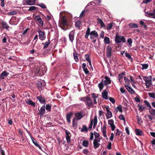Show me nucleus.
<instances>
[{"label":"nucleus","instance_id":"nucleus-15","mask_svg":"<svg viewBox=\"0 0 155 155\" xmlns=\"http://www.w3.org/2000/svg\"><path fill=\"white\" fill-rule=\"evenodd\" d=\"M73 115V113L72 112L68 113L66 114V119L68 123H70L71 122V116H72Z\"/></svg>","mask_w":155,"mask_h":155},{"label":"nucleus","instance_id":"nucleus-30","mask_svg":"<svg viewBox=\"0 0 155 155\" xmlns=\"http://www.w3.org/2000/svg\"><path fill=\"white\" fill-rule=\"evenodd\" d=\"M103 80L102 79L101 82L98 84V87L100 90L101 91L103 88L104 84H103Z\"/></svg>","mask_w":155,"mask_h":155},{"label":"nucleus","instance_id":"nucleus-43","mask_svg":"<svg viewBox=\"0 0 155 155\" xmlns=\"http://www.w3.org/2000/svg\"><path fill=\"white\" fill-rule=\"evenodd\" d=\"M71 135L70 134V135H68L67 136H66V138L67 140V142L68 143H70L71 140Z\"/></svg>","mask_w":155,"mask_h":155},{"label":"nucleus","instance_id":"nucleus-14","mask_svg":"<svg viewBox=\"0 0 155 155\" xmlns=\"http://www.w3.org/2000/svg\"><path fill=\"white\" fill-rule=\"evenodd\" d=\"M144 80L145 82V85L147 88H149L150 87L152 84L151 80H148L147 79H144Z\"/></svg>","mask_w":155,"mask_h":155},{"label":"nucleus","instance_id":"nucleus-18","mask_svg":"<svg viewBox=\"0 0 155 155\" xmlns=\"http://www.w3.org/2000/svg\"><path fill=\"white\" fill-rule=\"evenodd\" d=\"M32 142L34 144L36 147H38L40 150H42L41 147L38 144V141L35 140L34 138H33V139H32Z\"/></svg>","mask_w":155,"mask_h":155},{"label":"nucleus","instance_id":"nucleus-2","mask_svg":"<svg viewBox=\"0 0 155 155\" xmlns=\"http://www.w3.org/2000/svg\"><path fill=\"white\" fill-rule=\"evenodd\" d=\"M80 101L84 102L88 109L93 105L92 101L91 98L89 97H81L80 98Z\"/></svg>","mask_w":155,"mask_h":155},{"label":"nucleus","instance_id":"nucleus-31","mask_svg":"<svg viewBox=\"0 0 155 155\" xmlns=\"http://www.w3.org/2000/svg\"><path fill=\"white\" fill-rule=\"evenodd\" d=\"M78 54L75 51H74V52L73 53L74 58L76 62H78Z\"/></svg>","mask_w":155,"mask_h":155},{"label":"nucleus","instance_id":"nucleus-12","mask_svg":"<svg viewBox=\"0 0 155 155\" xmlns=\"http://www.w3.org/2000/svg\"><path fill=\"white\" fill-rule=\"evenodd\" d=\"M94 147L95 149L97 148L100 145V143H98V139H95L94 140L93 142Z\"/></svg>","mask_w":155,"mask_h":155},{"label":"nucleus","instance_id":"nucleus-62","mask_svg":"<svg viewBox=\"0 0 155 155\" xmlns=\"http://www.w3.org/2000/svg\"><path fill=\"white\" fill-rule=\"evenodd\" d=\"M119 119L120 120H123L124 121H125V118L124 117L123 115H120L119 116Z\"/></svg>","mask_w":155,"mask_h":155},{"label":"nucleus","instance_id":"nucleus-11","mask_svg":"<svg viewBox=\"0 0 155 155\" xmlns=\"http://www.w3.org/2000/svg\"><path fill=\"white\" fill-rule=\"evenodd\" d=\"M108 92L107 90H104L102 93V97L106 100L108 99Z\"/></svg>","mask_w":155,"mask_h":155},{"label":"nucleus","instance_id":"nucleus-8","mask_svg":"<svg viewBox=\"0 0 155 155\" xmlns=\"http://www.w3.org/2000/svg\"><path fill=\"white\" fill-rule=\"evenodd\" d=\"M45 84L44 82H42L41 81H38L36 83L37 87L38 88H41V89H43L45 86Z\"/></svg>","mask_w":155,"mask_h":155},{"label":"nucleus","instance_id":"nucleus-25","mask_svg":"<svg viewBox=\"0 0 155 155\" xmlns=\"http://www.w3.org/2000/svg\"><path fill=\"white\" fill-rule=\"evenodd\" d=\"M90 55L88 54H86L85 55V58L86 60L89 62L90 65L91 66V61L89 58Z\"/></svg>","mask_w":155,"mask_h":155},{"label":"nucleus","instance_id":"nucleus-16","mask_svg":"<svg viewBox=\"0 0 155 155\" xmlns=\"http://www.w3.org/2000/svg\"><path fill=\"white\" fill-rule=\"evenodd\" d=\"M9 74V73L6 71H4L2 72L0 75V78L3 79L4 78V77H7Z\"/></svg>","mask_w":155,"mask_h":155},{"label":"nucleus","instance_id":"nucleus-19","mask_svg":"<svg viewBox=\"0 0 155 155\" xmlns=\"http://www.w3.org/2000/svg\"><path fill=\"white\" fill-rule=\"evenodd\" d=\"M39 114L40 116H42L45 113V105H43L41 108L39 110Z\"/></svg>","mask_w":155,"mask_h":155},{"label":"nucleus","instance_id":"nucleus-4","mask_svg":"<svg viewBox=\"0 0 155 155\" xmlns=\"http://www.w3.org/2000/svg\"><path fill=\"white\" fill-rule=\"evenodd\" d=\"M115 41L117 43H120L121 42L124 43L126 42V40L124 36L117 34L115 36Z\"/></svg>","mask_w":155,"mask_h":155},{"label":"nucleus","instance_id":"nucleus-22","mask_svg":"<svg viewBox=\"0 0 155 155\" xmlns=\"http://www.w3.org/2000/svg\"><path fill=\"white\" fill-rule=\"evenodd\" d=\"M75 115L77 119L78 120L81 119L83 117V116L82 115L81 113L80 112L76 113L75 114Z\"/></svg>","mask_w":155,"mask_h":155},{"label":"nucleus","instance_id":"nucleus-3","mask_svg":"<svg viewBox=\"0 0 155 155\" xmlns=\"http://www.w3.org/2000/svg\"><path fill=\"white\" fill-rule=\"evenodd\" d=\"M90 28L89 27H88L87 30L85 35L84 37L86 38H87L89 35H90V37H91V35H93L96 38L98 37V35L97 32L95 30H94L90 32Z\"/></svg>","mask_w":155,"mask_h":155},{"label":"nucleus","instance_id":"nucleus-60","mask_svg":"<svg viewBox=\"0 0 155 155\" xmlns=\"http://www.w3.org/2000/svg\"><path fill=\"white\" fill-rule=\"evenodd\" d=\"M111 142H109L108 143V145L107 147V148L108 149L110 150L111 149Z\"/></svg>","mask_w":155,"mask_h":155},{"label":"nucleus","instance_id":"nucleus-51","mask_svg":"<svg viewBox=\"0 0 155 155\" xmlns=\"http://www.w3.org/2000/svg\"><path fill=\"white\" fill-rule=\"evenodd\" d=\"M102 133L103 134V136L104 137H107V136L106 134V130H101Z\"/></svg>","mask_w":155,"mask_h":155},{"label":"nucleus","instance_id":"nucleus-27","mask_svg":"<svg viewBox=\"0 0 155 155\" xmlns=\"http://www.w3.org/2000/svg\"><path fill=\"white\" fill-rule=\"evenodd\" d=\"M107 113L106 114V116L107 119L110 118L112 117V113L111 111L109 110H107Z\"/></svg>","mask_w":155,"mask_h":155},{"label":"nucleus","instance_id":"nucleus-6","mask_svg":"<svg viewBox=\"0 0 155 155\" xmlns=\"http://www.w3.org/2000/svg\"><path fill=\"white\" fill-rule=\"evenodd\" d=\"M45 72V69L43 70V69H41L40 67H38L37 68L36 70V73L37 74L42 76L44 74Z\"/></svg>","mask_w":155,"mask_h":155},{"label":"nucleus","instance_id":"nucleus-24","mask_svg":"<svg viewBox=\"0 0 155 155\" xmlns=\"http://www.w3.org/2000/svg\"><path fill=\"white\" fill-rule=\"evenodd\" d=\"M135 133L137 135L141 136L143 134V132L139 129H136L135 130Z\"/></svg>","mask_w":155,"mask_h":155},{"label":"nucleus","instance_id":"nucleus-59","mask_svg":"<svg viewBox=\"0 0 155 155\" xmlns=\"http://www.w3.org/2000/svg\"><path fill=\"white\" fill-rule=\"evenodd\" d=\"M116 136L118 135V136H119L120 133L121 132V131H120L118 129H117L116 130Z\"/></svg>","mask_w":155,"mask_h":155},{"label":"nucleus","instance_id":"nucleus-63","mask_svg":"<svg viewBox=\"0 0 155 155\" xmlns=\"http://www.w3.org/2000/svg\"><path fill=\"white\" fill-rule=\"evenodd\" d=\"M83 69L86 74H88L89 73V72L87 68Z\"/></svg>","mask_w":155,"mask_h":155},{"label":"nucleus","instance_id":"nucleus-56","mask_svg":"<svg viewBox=\"0 0 155 155\" xmlns=\"http://www.w3.org/2000/svg\"><path fill=\"white\" fill-rule=\"evenodd\" d=\"M93 120H91V121L90 124L88 127V129L89 130H91L92 129V127L93 126Z\"/></svg>","mask_w":155,"mask_h":155},{"label":"nucleus","instance_id":"nucleus-57","mask_svg":"<svg viewBox=\"0 0 155 155\" xmlns=\"http://www.w3.org/2000/svg\"><path fill=\"white\" fill-rule=\"evenodd\" d=\"M89 153V151L87 149H84L83 151V153L86 155H87Z\"/></svg>","mask_w":155,"mask_h":155},{"label":"nucleus","instance_id":"nucleus-35","mask_svg":"<svg viewBox=\"0 0 155 155\" xmlns=\"http://www.w3.org/2000/svg\"><path fill=\"white\" fill-rule=\"evenodd\" d=\"M81 24V22L80 21H77L75 23V26L76 28H78V29H80V25Z\"/></svg>","mask_w":155,"mask_h":155},{"label":"nucleus","instance_id":"nucleus-13","mask_svg":"<svg viewBox=\"0 0 155 155\" xmlns=\"http://www.w3.org/2000/svg\"><path fill=\"white\" fill-rule=\"evenodd\" d=\"M36 99L39 101L41 103L45 104L46 103V101L45 99L41 96L37 97Z\"/></svg>","mask_w":155,"mask_h":155},{"label":"nucleus","instance_id":"nucleus-48","mask_svg":"<svg viewBox=\"0 0 155 155\" xmlns=\"http://www.w3.org/2000/svg\"><path fill=\"white\" fill-rule=\"evenodd\" d=\"M138 106L139 107V110L140 112H142L145 109V107H143L142 105H140L139 104H138Z\"/></svg>","mask_w":155,"mask_h":155},{"label":"nucleus","instance_id":"nucleus-28","mask_svg":"<svg viewBox=\"0 0 155 155\" xmlns=\"http://www.w3.org/2000/svg\"><path fill=\"white\" fill-rule=\"evenodd\" d=\"M144 102L147 107V108H146L147 110H150L152 108L150 103L147 101H144Z\"/></svg>","mask_w":155,"mask_h":155},{"label":"nucleus","instance_id":"nucleus-20","mask_svg":"<svg viewBox=\"0 0 155 155\" xmlns=\"http://www.w3.org/2000/svg\"><path fill=\"white\" fill-rule=\"evenodd\" d=\"M36 0H26L25 3L26 5H34Z\"/></svg>","mask_w":155,"mask_h":155},{"label":"nucleus","instance_id":"nucleus-23","mask_svg":"<svg viewBox=\"0 0 155 155\" xmlns=\"http://www.w3.org/2000/svg\"><path fill=\"white\" fill-rule=\"evenodd\" d=\"M125 87L127 90L131 94H134L135 93V91L130 87L128 86L125 85Z\"/></svg>","mask_w":155,"mask_h":155},{"label":"nucleus","instance_id":"nucleus-42","mask_svg":"<svg viewBox=\"0 0 155 155\" xmlns=\"http://www.w3.org/2000/svg\"><path fill=\"white\" fill-rule=\"evenodd\" d=\"M51 106L49 104L46 105L45 108L47 110L50 111L51 110Z\"/></svg>","mask_w":155,"mask_h":155},{"label":"nucleus","instance_id":"nucleus-49","mask_svg":"<svg viewBox=\"0 0 155 155\" xmlns=\"http://www.w3.org/2000/svg\"><path fill=\"white\" fill-rule=\"evenodd\" d=\"M38 5L40 6L43 8H46V5H45L43 3H41L40 4H39Z\"/></svg>","mask_w":155,"mask_h":155},{"label":"nucleus","instance_id":"nucleus-61","mask_svg":"<svg viewBox=\"0 0 155 155\" xmlns=\"http://www.w3.org/2000/svg\"><path fill=\"white\" fill-rule=\"evenodd\" d=\"M135 100L136 101V102H140V99L139 98V97H136L135 98Z\"/></svg>","mask_w":155,"mask_h":155},{"label":"nucleus","instance_id":"nucleus-21","mask_svg":"<svg viewBox=\"0 0 155 155\" xmlns=\"http://www.w3.org/2000/svg\"><path fill=\"white\" fill-rule=\"evenodd\" d=\"M26 103L29 105H31L34 107H35V103L33 102V101L31 99H29L26 101Z\"/></svg>","mask_w":155,"mask_h":155},{"label":"nucleus","instance_id":"nucleus-64","mask_svg":"<svg viewBox=\"0 0 155 155\" xmlns=\"http://www.w3.org/2000/svg\"><path fill=\"white\" fill-rule=\"evenodd\" d=\"M0 152L2 155H5L4 151L2 149V147H0Z\"/></svg>","mask_w":155,"mask_h":155},{"label":"nucleus","instance_id":"nucleus-29","mask_svg":"<svg viewBox=\"0 0 155 155\" xmlns=\"http://www.w3.org/2000/svg\"><path fill=\"white\" fill-rule=\"evenodd\" d=\"M97 21L98 23L100 24L102 27H105V25L103 21L100 18L97 19Z\"/></svg>","mask_w":155,"mask_h":155},{"label":"nucleus","instance_id":"nucleus-47","mask_svg":"<svg viewBox=\"0 0 155 155\" xmlns=\"http://www.w3.org/2000/svg\"><path fill=\"white\" fill-rule=\"evenodd\" d=\"M148 94L150 97L155 99V94L154 93H149Z\"/></svg>","mask_w":155,"mask_h":155},{"label":"nucleus","instance_id":"nucleus-39","mask_svg":"<svg viewBox=\"0 0 155 155\" xmlns=\"http://www.w3.org/2000/svg\"><path fill=\"white\" fill-rule=\"evenodd\" d=\"M38 8L34 6H32L29 7V9L28 10V11H32L34 10H37Z\"/></svg>","mask_w":155,"mask_h":155},{"label":"nucleus","instance_id":"nucleus-41","mask_svg":"<svg viewBox=\"0 0 155 155\" xmlns=\"http://www.w3.org/2000/svg\"><path fill=\"white\" fill-rule=\"evenodd\" d=\"M38 26H43V22L41 19L40 20V21H37Z\"/></svg>","mask_w":155,"mask_h":155},{"label":"nucleus","instance_id":"nucleus-32","mask_svg":"<svg viewBox=\"0 0 155 155\" xmlns=\"http://www.w3.org/2000/svg\"><path fill=\"white\" fill-rule=\"evenodd\" d=\"M128 25L130 26V28H136L138 27V25L136 24L130 23Z\"/></svg>","mask_w":155,"mask_h":155},{"label":"nucleus","instance_id":"nucleus-34","mask_svg":"<svg viewBox=\"0 0 155 155\" xmlns=\"http://www.w3.org/2000/svg\"><path fill=\"white\" fill-rule=\"evenodd\" d=\"M82 144L84 147H87L89 145L88 141L86 140H84L83 141Z\"/></svg>","mask_w":155,"mask_h":155},{"label":"nucleus","instance_id":"nucleus-40","mask_svg":"<svg viewBox=\"0 0 155 155\" xmlns=\"http://www.w3.org/2000/svg\"><path fill=\"white\" fill-rule=\"evenodd\" d=\"M104 41L105 44H109L110 43V39L108 37H105L104 38Z\"/></svg>","mask_w":155,"mask_h":155},{"label":"nucleus","instance_id":"nucleus-37","mask_svg":"<svg viewBox=\"0 0 155 155\" xmlns=\"http://www.w3.org/2000/svg\"><path fill=\"white\" fill-rule=\"evenodd\" d=\"M141 65L142 67V69L143 70L147 69L149 66V65L147 64H141Z\"/></svg>","mask_w":155,"mask_h":155},{"label":"nucleus","instance_id":"nucleus-17","mask_svg":"<svg viewBox=\"0 0 155 155\" xmlns=\"http://www.w3.org/2000/svg\"><path fill=\"white\" fill-rule=\"evenodd\" d=\"M1 24L2 28L4 29H7L9 28L7 23L5 22L2 21L1 23Z\"/></svg>","mask_w":155,"mask_h":155},{"label":"nucleus","instance_id":"nucleus-9","mask_svg":"<svg viewBox=\"0 0 155 155\" xmlns=\"http://www.w3.org/2000/svg\"><path fill=\"white\" fill-rule=\"evenodd\" d=\"M75 34V31L73 30L71 31L69 35V37L70 41L72 42L74 39V35Z\"/></svg>","mask_w":155,"mask_h":155},{"label":"nucleus","instance_id":"nucleus-38","mask_svg":"<svg viewBox=\"0 0 155 155\" xmlns=\"http://www.w3.org/2000/svg\"><path fill=\"white\" fill-rule=\"evenodd\" d=\"M113 22L108 24L107 25V29L108 30L111 29L113 27Z\"/></svg>","mask_w":155,"mask_h":155},{"label":"nucleus","instance_id":"nucleus-54","mask_svg":"<svg viewBox=\"0 0 155 155\" xmlns=\"http://www.w3.org/2000/svg\"><path fill=\"white\" fill-rule=\"evenodd\" d=\"M85 10H83L82 12L81 13L80 16H79V17L81 18L82 17H83L84 16H85Z\"/></svg>","mask_w":155,"mask_h":155},{"label":"nucleus","instance_id":"nucleus-55","mask_svg":"<svg viewBox=\"0 0 155 155\" xmlns=\"http://www.w3.org/2000/svg\"><path fill=\"white\" fill-rule=\"evenodd\" d=\"M110 101L113 104H114L115 102V101L113 97H110L109 98Z\"/></svg>","mask_w":155,"mask_h":155},{"label":"nucleus","instance_id":"nucleus-36","mask_svg":"<svg viewBox=\"0 0 155 155\" xmlns=\"http://www.w3.org/2000/svg\"><path fill=\"white\" fill-rule=\"evenodd\" d=\"M88 129L86 126L85 125H83L82 128L81 130V132H87L88 131Z\"/></svg>","mask_w":155,"mask_h":155},{"label":"nucleus","instance_id":"nucleus-46","mask_svg":"<svg viewBox=\"0 0 155 155\" xmlns=\"http://www.w3.org/2000/svg\"><path fill=\"white\" fill-rule=\"evenodd\" d=\"M122 106L120 105L118 106L117 107V109L116 110H117L116 112H117L118 110L120 112H122L123 111V110H122Z\"/></svg>","mask_w":155,"mask_h":155},{"label":"nucleus","instance_id":"nucleus-1","mask_svg":"<svg viewBox=\"0 0 155 155\" xmlns=\"http://www.w3.org/2000/svg\"><path fill=\"white\" fill-rule=\"evenodd\" d=\"M68 21L65 16H63L60 22V26L61 28L64 30H66L68 29Z\"/></svg>","mask_w":155,"mask_h":155},{"label":"nucleus","instance_id":"nucleus-7","mask_svg":"<svg viewBox=\"0 0 155 155\" xmlns=\"http://www.w3.org/2000/svg\"><path fill=\"white\" fill-rule=\"evenodd\" d=\"M39 33V39L41 40H44L45 38V33L41 30H39L38 31Z\"/></svg>","mask_w":155,"mask_h":155},{"label":"nucleus","instance_id":"nucleus-26","mask_svg":"<svg viewBox=\"0 0 155 155\" xmlns=\"http://www.w3.org/2000/svg\"><path fill=\"white\" fill-rule=\"evenodd\" d=\"M125 75V72H123L121 73H120L119 74V77H118V80L119 82L121 83L122 82V80H123V75Z\"/></svg>","mask_w":155,"mask_h":155},{"label":"nucleus","instance_id":"nucleus-44","mask_svg":"<svg viewBox=\"0 0 155 155\" xmlns=\"http://www.w3.org/2000/svg\"><path fill=\"white\" fill-rule=\"evenodd\" d=\"M150 113L154 116H155V109L152 108L149 111Z\"/></svg>","mask_w":155,"mask_h":155},{"label":"nucleus","instance_id":"nucleus-52","mask_svg":"<svg viewBox=\"0 0 155 155\" xmlns=\"http://www.w3.org/2000/svg\"><path fill=\"white\" fill-rule=\"evenodd\" d=\"M93 120V123H97V116L96 115L94 116V119L92 120Z\"/></svg>","mask_w":155,"mask_h":155},{"label":"nucleus","instance_id":"nucleus-58","mask_svg":"<svg viewBox=\"0 0 155 155\" xmlns=\"http://www.w3.org/2000/svg\"><path fill=\"white\" fill-rule=\"evenodd\" d=\"M108 124L110 125L114 124V121L113 119H110L108 120Z\"/></svg>","mask_w":155,"mask_h":155},{"label":"nucleus","instance_id":"nucleus-45","mask_svg":"<svg viewBox=\"0 0 155 155\" xmlns=\"http://www.w3.org/2000/svg\"><path fill=\"white\" fill-rule=\"evenodd\" d=\"M125 55L126 57L129 60L132 59L130 55L129 54V53H128L127 52H126L125 53Z\"/></svg>","mask_w":155,"mask_h":155},{"label":"nucleus","instance_id":"nucleus-50","mask_svg":"<svg viewBox=\"0 0 155 155\" xmlns=\"http://www.w3.org/2000/svg\"><path fill=\"white\" fill-rule=\"evenodd\" d=\"M17 14V12L15 11H12L9 13H8V14L9 15H16Z\"/></svg>","mask_w":155,"mask_h":155},{"label":"nucleus","instance_id":"nucleus-10","mask_svg":"<svg viewBox=\"0 0 155 155\" xmlns=\"http://www.w3.org/2000/svg\"><path fill=\"white\" fill-rule=\"evenodd\" d=\"M104 78L105 79V80L104 81L103 80V82L105 86H107L111 83V80H110V78H108L107 76H106L104 77Z\"/></svg>","mask_w":155,"mask_h":155},{"label":"nucleus","instance_id":"nucleus-5","mask_svg":"<svg viewBox=\"0 0 155 155\" xmlns=\"http://www.w3.org/2000/svg\"><path fill=\"white\" fill-rule=\"evenodd\" d=\"M113 50V47L111 45H108L106 48V54L107 57L110 58L112 55V51Z\"/></svg>","mask_w":155,"mask_h":155},{"label":"nucleus","instance_id":"nucleus-53","mask_svg":"<svg viewBox=\"0 0 155 155\" xmlns=\"http://www.w3.org/2000/svg\"><path fill=\"white\" fill-rule=\"evenodd\" d=\"M41 19V17L40 16L38 15L35 16V19L36 21V22L38 21H40V20Z\"/></svg>","mask_w":155,"mask_h":155},{"label":"nucleus","instance_id":"nucleus-33","mask_svg":"<svg viewBox=\"0 0 155 155\" xmlns=\"http://www.w3.org/2000/svg\"><path fill=\"white\" fill-rule=\"evenodd\" d=\"M51 41H50L49 40H48V42H46L45 43H42V44L44 45L43 48L44 49L46 48L49 46V44H50Z\"/></svg>","mask_w":155,"mask_h":155}]
</instances>
